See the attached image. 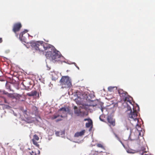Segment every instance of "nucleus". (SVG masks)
Instances as JSON below:
<instances>
[{
    "mask_svg": "<svg viewBox=\"0 0 155 155\" xmlns=\"http://www.w3.org/2000/svg\"><path fill=\"white\" fill-rule=\"evenodd\" d=\"M32 47L39 52H43L45 50L49 49L52 45L46 43L42 41H33L31 43Z\"/></svg>",
    "mask_w": 155,
    "mask_h": 155,
    "instance_id": "obj_1",
    "label": "nucleus"
},
{
    "mask_svg": "<svg viewBox=\"0 0 155 155\" xmlns=\"http://www.w3.org/2000/svg\"><path fill=\"white\" fill-rule=\"evenodd\" d=\"M51 50L46 52L45 56L53 62L60 61V59L62 57L60 52L55 49H51Z\"/></svg>",
    "mask_w": 155,
    "mask_h": 155,
    "instance_id": "obj_2",
    "label": "nucleus"
},
{
    "mask_svg": "<svg viewBox=\"0 0 155 155\" xmlns=\"http://www.w3.org/2000/svg\"><path fill=\"white\" fill-rule=\"evenodd\" d=\"M59 82L62 88H69L72 86L71 79L68 76H62Z\"/></svg>",
    "mask_w": 155,
    "mask_h": 155,
    "instance_id": "obj_3",
    "label": "nucleus"
},
{
    "mask_svg": "<svg viewBox=\"0 0 155 155\" xmlns=\"http://www.w3.org/2000/svg\"><path fill=\"white\" fill-rule=\"evenodd\" d=\"M127 112H130V113H128V118L130 119H133L135 121H137L138 123L139 121L138 119L137 118L138 112L137 110L134 107L133 108V111H132L131 107L127 106Z\"/></svg>",
    "mask_w": 155,
    "mask_h": 155,
    "instance_id": "obj_4",
    "label": "nucleus"
},
{
    "mask_svg": "<svg viewBox=\"0 0 155 155\" xmlns=\"http://www.w3.org/2000/svg\"><path fill=\"white\" fill-rule=\"evenodd\" d=\"M136 128L137 130V131H135L134 135L136 134L137 136L135 137L134 138L133 136L134 135H131V137H132V140H137L139 138V136L140 135L141 136H143V134H141V132H142V128H141L140 126L138 124H137L136 126Z\"/></svg>",
    "mask_w": 155,
    "mask_h": 155,
    "instance_id": "obj_5",
    "label": "nucleus"
},
{
    "mask_svg": "<svg viewBox=\"0 0 155 155\" xmlns=\"http://www.w3.org/2000/svg\"><path fill=\"white\" fill-rule=\"evenodd\" d=\"M77 100L80 101L81 103L84 100H87L88 97L87 94L85 93H80V92L77 93Z\"/></svg>",
    "mask_w": 155,
    "mask_h": 155,
    "instance_id": "obj_6",
    "label": "nucleus"
},
{
    "mask_svg": "<svg viewBox=\"0 0 155 155\" xmlns=\"http://www.w3.org/2000/svg\"><path fill=\"white\" fill-rule=\"evenodd\" d=\"M74 112L75 114H76L78 116L83 117L87 115L88 114L85 112V111H81L80 109H78L77 107H74Z\"/></svg>",
    "mask_w": 155,
    "mask_h": 155,
    "instance_id": "obj_7",
    "label": "nucleus"
},
{
    "mask_svg": "<svg viewBox=\"0 0 155 155\" xmlns=\"http://www.w3.org/2000/svg\"><path fill=\"white\" fill-rule=\"evenodd\" d=\"M22 27L20 23H17L14 25L12 31L16 34V36L18 37V35L16 34V32L19 31Z\"/></svg>",
    "mask_w": 155,
    "mask_h": 155,
    "instance_id": "obj_8",
    "label": "nucleus"
},
{
    "mask_svg": "<svg viewBox=\"0 0 155 155\" xmlns=\"http://www.w3.org/2000/svg\"><path fill=\"white\" fill-rule=\"evenodd\" d=\"M39 138L38 136L37 135L35 134L33 136V138L32 139L33 143L36 147H39V145L38 144L37 141L39 140Z\"/></svg>",
    "mask_w": 155,
    "mask_h": 155,
    "instance_id": "obj_9",
    "label": "nucleus"
},
{
    "mask_svg": "<svg viewBox=\"0 0 155 155\" xmlns=\"http://www.w3.org/2000/svg\"><path fill=\"white\" fill-rule=\"evenodd\" d=\"M107 121L109 124L110 126H114L115 125V120L114 119L110 117H108L107 118Z\"/></svg>",
    "mask_w": 155,
    "mask_h": 155,
    "instance_id": "obj_10",
    "label": "nucleus"
},
{
    "mask_svg": "<svg viewBox=\"0 0 155 155\" xmlns=\"http://www.w3.org/2000/svg\"><path fill=\"white\" fill-rule=\"evenodd\" d=\"M85 132L84 130H82L80 132H76L74 135V137H78L79 136H81L84 135Z\"/></svg>",
    "mask_w": 155,
    "mask_h": 155,
    "instance_id": "obj_11",
    "label": "nucleus"
},
{
    "mask_svg": "<svg viewBox=\"0 0 155 155\" xmlns=\"http://www.w3.org/2000/svg\"><path fill=\"white\" fill-rule=\"evenodd\" d=\"M51 75L52 77L51 78L52 80L55 81L58 78V75L55 72H51Z\"/></svg>",
    "mask_w": 155,
    "mask_h": 155,
    "instance_id": "obj_12",
    "label": "nucleus"
},
{
    "mask_svg": "<svg viewBox=\"0 0 155 155\" xmlns=\"http://www.w3.org/2000/svg\"><path fill=\"white\" fill-rule=\"evenodd\" d=\"M118 93L121 96L125 97L127 94V93L126 92L123 91L122 90H119Z\"/></svg>",
    "mask_w": 155,
    "mask_h": 155,
    "instance_id": "obj_13",
    "label": "nucleus"
},
{
    "mask_svg": "<svg viewBox=\"0 0 155 155\" xmlns=\"http://www.w3.org/2000/svg\"><path fill=\"white\" fill-rule=\"evenodd\" d=\"M37 94V92L36 91H32L30 93H28L27 94V95L30 97L36 96Z\"/></svg>",
    "mask_w": 155,
    "mask_h": 155,
    "instance_id": "obj_14",
    "label": "nucleus"
},
{
    "mask_svg": "<svg viewBox=\"0 0 155 155\" xmlns=\"http://www.w3.org/2000/svg\"><path fill=\"white\" fill-rule=\"evenodd\" d=\"M132 98L131 97H125V101L129 102L130 104H132L131 100Z\"/></svg>",
    "mask_w": 155,
    "mask_h": 155,
    "instance_id": "obj_15",
    "label": "nucleus"
},
{
    "mask_svg": "<svg viewBox=\"0 0 155 155\" xmlns=\"http://www.w3.org/2000/svg\"><path fill=\"white\" fill-rule=\"evenodd\" d=\"M28 31L27 30H25L22 32H21L19 35V38L21 40H22L23 35Z\"/></svg>",
    "mask_w": 155,
    "mask_h": 155,
    "instance_id": "obj_16",
    "label": "nucleus"
},
{
    "mask_svg": "<svg viewBox=\"0 0 155 155\" xmlns=\"http://www.w3.org/2000/svg\"><path fill=\"white\" fill-rule=\"evenodd\" d=\"M92 124V121L91 120L89 121L88 123H87L86 124V126L87 127H89L91 126Z\"/></svg>",
    "mask_w": 155,
    "mask_h": 155,
    "instance_id": "obj_17",
    "label": "nucleus"
},
{
    "mask_svg": "<svg viewBox=\"0 0 155 155\" xmlns=\"http://www.w3.org/2000/svg\"><path fill=\"white\" fill-rule=\"evenodd\" d=\"M59 111H63L64 112H66L67 111L66 108L65 107H62L60 108Z\"/></svg>",
    "mask_w": 155,
    "mask_h": 155,
    "instance_id": "obj_18",
    "label": "nucleus"
},
{
    "mask_svg": "<svg viewBox=\"0 0 155 155\" xmlns=\"http://www.w3.org/2000/svg\"><path fill=\"white\" fill-rule=\"evenodd\" d=\"M59 116V115H54L52 117V119H54Z\"/></svg>",
    "mask_w": 155,
    "mask_h": 155,
    "instance_id": "obj_19",
    "label": "nucleus"
},
{
    "mask_svg": "<svg viewBox=\"0 0 155 155\" xmlns=\"http://www.w3.org/2000/svg\"><path fill=\"white\" fill-rule=\"evenodd\" d=\"M97 146L98 147H100V148H102V149H104V147L103 146V145L102 144H101V143H98L97 145Z\"/></svg>",
    "mask_w": 155,
    "mask_h": 155,
    "instance_id": "obj_20",
    "label": "nucleus"
},
{
    "mask_svg": "<svg viewBox=\"0 0 155 155\" xmlns=\"http://www.w3.org/2000/svg\"><path fill=\"white\" fill-rule=\"evenodd\" d=\"M114 87H109L108 88V90L110 92L112 91Z\"/></svg>",
    "mask_w": 155,
    "mask_h": 155,
    "instance_id": "obj_21",
    "label": "nucleus"
},
{
    "mask_svg": "<svg viewBox=\"0 0 155 155\" xmlns=\"http://www.w3.org/2000/svg\"><path fill=\"white\" fill-rule=\"evenodd\" d=\"M115 137L117 138V139H118V140L122 144V145H123V146L124 147V144L121 141V140H120V138H119V137L117 136L115 134Z\"/></svg>",
    "mask_w": 155,
    "mask_h": 155,
    "instance_id": "obj_22",
    "label": "nucleus"
},
{
    "mask_svg": "<svg viewBox=\"0 0 155 155\" xmlns=\"http://www.w3.org/2000/svg\"><path fill=\"white\" fill-rule=\"evenodd\" d=\"M127 152L130 153H134L135 151L133 150H127Z\"/></svg>",
    "mask_w": 155,
    "mask_h": 155,
    "instance_id": "obj_23",
    "label": "nucleus"
},
{
    "mask_svg": "<svg viewBox=\"0 0 155 155\" xmlns=\"http://www.w3.org/2000/svg\"><path fill=\"white\" fill-rule=\"evenodd\" d=\"M21 84H22L25 87H26L27 86L26 82L25 81H23L21 83Z\"/></svg>",
    "mask_w": 155,
    "mask_h": 155,
    "instance_id": "obj_24",
    "label": "nucleus"
},
{
    "mask_svg": "<svg viewBox=\"0 0 155 155\" xmlns=\"http://www.w3.org/2000/svg\"><path fill=\"white\" fill-rule=\"evenodd\" d=\"M30 153L31 155H37L36 153L33 151H32L31 152H30Z\"/></svg>",
    "mask_w": 155,
    "mask_h": 155,
    "instance_id": "obj_25",
    "label": "nucleus"
},
{
    "mask_svg": "<svg viewBox=\"0 0 155 155\" xmlns=\"http://www.w3.org/2000/svg\"><path fill=\"white\" fill-rule=\"evenodd\" d=\"M8 97H12L13 96V94H12L9 93L7 95Z\"/></svg>",
    "mask_w": 155,
    "mask_h": 155,
    "instance_id": "obj_26",
    "label": "nucleus"
},
{
    "mask_svg": "<svg viewBox=\"0 0 155 155\" xmlns=\"http://www.w3.org/2000/svg\"><path fill=\"white\" fill-rule=\"evenodd\" d=\"M91 120L90 118H86V119H84V121H88L89 122Z\"/></svg>",
    "mask_w": 155,
    "mask_h": 155,
    "instance_id": "obj_27",
    "label": "nucleus"
},
{
    "mask_svg": "<svg viewBox=\"0 0 155 155\" xmlns=\"http://www.w3.org/2000/svg\"><path fill=\"white\" fill-rule=\"evenodd\" d=\"M26 121H27L28 123H31L32 122V120L30 119Z\"/></svg>",
    "mask_w": 155,
    "mask_h": 155,
    "instance_id": "obj_28",
    "label": "nucleus"
},
{
    "mask_svg": "<svg viewBox=\"0 0 155 155\" xmlns=\"http://www.w3.org/2000/svg\"><path fill=\"white\" fill-rule=\"evenodd\" d=\"M59 131H56V132H55V134L57 135V136H58L59 135Z\"/></svg>",
    "mask_w": 155,
    "mask_h": 155,
    "instance_id": "obj_29",
    "label": "nucleus"
},
{
    "mask_svg": "<svg viewBox=\"0 0 155 155\" xmlns=\"http://www.w3.org/2000/svg\"><path fill=\"white\" fill-rule=\"evenodd\" d=\"M3 40L2 38H0V43L2 42Z\"/></svg>",
    "mask_w": 155,
    "mask_h": 155,
    "instance_id": "obj_30",
    "label": "nucleus"
},
{
    "mask_svg": "<svg viewBox=\"0 0 155 155\" xmlns=\"http://www.w3.org/2000/svg\"><path fill=\"white\" fill-rule=\"evenodd\" d=\"M61 120H62V119H58V120H56V122H58V121H61Z\"/></svg>",
    "mask_w": 155,
    "mask_h": 155,
    "instance_id": "obj_31",
    "label": "nucleus"
},
{
    "mask_svg": "<svg viewBox=\"0 0 155 155\" xmlns=\"http://www.w3.org/2000/svg\"><path fill=\"white\" fill-rule=\"evenodd\" d=\"M101 116H100L99 117V118H100V120H101V121H103V120H102V119H101Z\"/></svg>",
    "mask_w": 155,
    "mask_h": 155,
    "instance_id": "obj_32",
    "label": "nucleus"
},
{
    "mask_svg": "<svg viewBox=\"0 0 155 155\" xmlns=\"http://www.w3.org/2000/svg\"><path fill=\"white\" fill-rule=\"evenodd\" d=\"M8 94H9V93H8V92H7L5 93V94H6V95H8Z\"/></svg>",
    "mask_w": 155,
    "mask_h": 155,
    "instance_id": "obj_33",
    "label": "nucleus"
},
{
    "mask_svg": "<svg viewBox=\"0 0 155 155\" xmlns=\"http://www.w3.org/2000/svg\"><path fill=\"white\" fill-rule=\"evenodd\" d=\"M101 110L103 112V108H101Z\"/></svg>",
    "mask_w": 155,
    "mask_h": 155,
    "instance_id": "obj_34",
    "label": "nucleus"
},
{
    "mask_svg": "<svg viewBox=\"0 0 155 155\" xmlns=\"http://www.w3.org/2000/svg\"><path fill=\"white\" fill-rule=\"evenodd\" d=\"M137 108H138V109H139V106H137Z\"/></svg>",
    "mask_w": 155,
    "mask_h": 155,
    "instance_id": "obj_35",
    "label": "nucleus"
},
{
    "mask_svg": "<svg viewBox=\"0 0 155 155\" xmlns=\"http://www.w3.org/2000/svg\"><path fill=\"white\" fill-rule=\"evenodd\" d=\"M60 116L61 117H63L62 115H61Z\"/></svg>",
    "mask_w": 155,
    "mask_h": 155,
    "instance_id": "obj_36",
    "label": "nucleus"
}]
</instances>
